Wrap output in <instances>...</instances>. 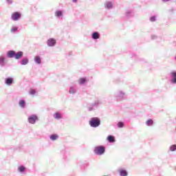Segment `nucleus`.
<instances>
[{
  "label": "nucleus",
  "instance_id": "obj_1",
  "mask_svg": "<svg viewBox=\"0 0 176 176\" xmlns=\"http://www.w3.org/2000/svg\"><path fill=\"white\" fill-rule=\"evenodd\" d=\"M114 96L118 101H123L126 98V92L124 91L118 90L114 94Z\"/></svg>",
  "mask_w": 176,
  "mask_h": 176
},
{
  "label": "nucleus",
  "instance_id": "obj_2",
  "mask_svg": "<svg viewBox=\"0 0 176 176\" xmlns=\"http://www.w3.org/2000/svg\"><path fill=\"white\" fill-rule=\"evenodd\" d=\"M106 10H111L115 8V2L113 1H106L104 3Z\"/></svg>",
  "mask_w": 176,
  "mask_h": 176
},
{
  "label": "nucleus",
  "instance_id": "obj_3",
  "mask_svg": "<svg viewBox=\"0 0 176 176\" xmlns=\"http://www.w3.org/2000/svg\"><path fill=\"white\" fill-rule=\"evenodd\" d=\"M89 124L91 127H98L100 124V119L98 118H91V120L89 121Z\"/></svg>",
  "mask_w": 176,
  "mask_h": 176
},
{
  "label": "nucleus",
  "instance_id": "obj_4",
  "mask_svg": "<svg viewBox=\"0 0 176 176\" xmlns=\"http://www.w3.org/2000/svg\"><path fill=\"white\" fill-rule=\"evenodd\" d=\"M104 153L105 147L103 146H98L94 148V153H96V155H104Z\"/></svg>",
  "mask_w": 176,
  "mask_h": 176
},
{
  "label": "nucleus",
  "instance_id": "obj_5",
  "mask_svg": "<svg viewBox=\"0 0 176 176\" xmlns=\"http://www.w3.org/2000/svg\"><path fill=\"white\" fill-rule=\"evenodd\" d=\"M20 19H21V14L19 12H15L12 13L11 15V19L13 21H17L20 20Z\"/></svg>",
  "mask_w": 176,
  "mask_h": 176
},
{
  "label": "nucleus",
  "instance_id": "obj_6",
  "mask_svg": "<svg viewBox=\"0 0 176 176\" xmlns=\"http://www.w3.org/2000/svg\"><path fill=\"white\" fill-rule=\"evenodd\" d=\"M56 43H57V41H56L55 38H49L47 41V45L48 47H54V46H56Z\"/></svg>",
  "mask_w": 176,
  "mask_h": 176
},
{
  "label": "nucleus",
  "instance_id": "obj_7",
  "mask_svg": "<svg viewBox=\"0 0 176 176\" xmlns=\"http://www.w3.org/2000/svg\"><path fill=\"white\" fill-rule=\"evenodd\" d=\"M100 104H101V100H95V102L91 104V107H89V111H93L94 108H98V107H100Z\"/></svg>",
  "mask_w": 176,
  "mask_h": 176
},
{
  "label": "nucleus",
  "instance_id": "obj_8",
  "mask_svg": "<svg viewBox=\"0 0 176 176\" xmlns=\"http://www.w3.org/2000/svg\"><path fill=\"white\" fill-rule=\"evenodd\" d=\"M54 16L56 19H59L60 20H63V17H64V14L63 10H56L54 12Z\"/></svg>",
  "mask_w": 176,
  "mask_h": 176
},
{
  "label": "nucleus",
  "instance_id": "obj_9",
  "mask_svg": "<svg viewBox=\"0 0 176 176\" xmlns=\"http://www.w3.org/2000/svg\"><path fill=\"white\" fill-rule=\"evenodd\" d=\"M170 83L172 85H176V71H172L170 73Z\"/></svg>",
  "mask_w": 176,
  "mask_h": 176
},
{
  "label": "nucleus",
  "instance_id": "obj_10",
  "mask_svg": "<svg viewBox=\"0 0 176 176\" xmlns=\"http://www.w3.org/2000/svg\"><path fill=\"white\" fill-rule=\"evenodd\" d=\"M87 82H89V80H87V78H86V77H82L78 80V85H80V86H85V85H86V83H87Z\"/></svg>",
  "mask_w": 176,
  "mask_h": 176
},
{
  "label": "nucleus",
  "instance_id": "obj_11",
  "mask_svg": "<svg viewBox=\"0 0 176 176\" xmlns=\"http://www.w3.org/2000/svg\"><path fill=\"white\" fill-rule=\"evenodd\" d=\"M6 65V58L3 56H0V67L3 68Z\"/></svg>",
  "mask_w": 176,
  "mask_h": 176
},
{
  "label": "nucleus",
  "instance_id": "obj_12",
  "mask_svg": "<svg viewBox=\"0 0 176 176\" xmlns=\"http://www.w3.org/2000/svg\"><path fill=\"white\" fill-rule=\"evenodd\" d=\"M13 78L8 77L5 79L4 83L7 85V86H12V85H13Z\"/></svg>",
  "mask_w": 176,
  "mask_h": 176
},
{
  "label": "nucleus",
  "instance_id": "obj_13",
  "mask_svg": "<svg viewBox=\"0 0 176 176\" xmlns=\"http://www.w3.org/2000/svg\"><path fill=\"white\" fill-rule=\"evenodd\" d=\"M100 32H94L91 34V38L94 41H97V39H100Z\"/></svg>",
  "mask_w": 176,
  "mask_h": 176
},
{
  "label": "nucleus",
  "instance_id": "obj_14",
  "mask_svg": "<svg viewBox=\"0 0 176 176\" xmlns=\"http://www.w3.org/2000/svg\"><path fill=\"white\" fill-rule=\"evenodd\" d=\"M15 56H16V51L10 50L7 52V57H8V58H15Z\"/></svg>",
  "mask_w": 176,
  "mask_h": 176
},
{
  "label": "nucleus",
  "instance_id": "obj_15",
  "mask_svg": "<svg viewBox=\"0 0 176 176\" xmlns=\"http://www.w3.org/2000/svg\"><path fill=\"white\" fill-rule=\"evenodd\" d=\"M76 85H72L69 89V94H76Z\"/></svg>",
  "mask_w": 176,
  "mask_h": 176
},
{
  "label": "nucleus",
  "instance_id": "obj_16",
  "mask_svg": "<svg viewBox=\"0 0 176 176\" xmlns=\"http://www.w3.org/2000/svg\"><path fill=\"white\" fill-rule=\"evenodd\" d=\"M38 120V117L36 116H32L28 118L29 123H31L32 124H34Z\"/></svg>",
  "mask_w": 176,
  "mask_h": 176
},
{
  "label": "nucleus",
  "instance_id": "obj_17",
  "mask_svg": "<svg viewBox=\"0 0 176 176\" xmlns=\"http://www.w3.org/2000/svg\"><path fill=\"white\" fill-rule=\"evenodd\" d=\"M125 16L127 19H130V17H133V16H134V12H133V11L130 10H126Z\"/></svg>",
  "mask_w": 176,
  "mask_h": 176
},
{
  "label": "nucleus",
  "instance_id": "obj_18",
  "mask_svg": "<svg viewBox=\"0 0 176 176\" xmlns=\"http://www.w3.org/2000/svg\"><path fill=\"white\" fill-rule=\"evenodd\" d=\"M23 54H24L21 51H19L16 53L15 52V59L20 60V58H21L23 57Z\"/></svg>",
  "mask_w": 176,
  "mask_h": 176
},
{
  "label": "nucleus",
  "instance_id": "obj_19",
  "mask_svg": "<svg viewBox=\"0 0 176 176\" xmlns=\"http://www.w3.org/2000/svg\"><path fill=\"white\" fill-rule=\"evenodd\" d=\"M34 63H36V64H38V65L42 64V58H41V56H36L34 57Z\"/></svg>",
  "mask_w": 176,
  "mask_h": 176
},
{
  "label": "nucleus",
  "instance_id": "obj_20",
  "mask_svg": "<svg viewBox=\"0 0 176 176\" xmlns=\"http://www.w3.org/2000/svg\"><path fill=\"white\" fill-rule=\"evenodd\" d=\"M25 105H26V103H25V100H19V106L20 107V108H25Z\"/></svg>",
  "mask_w": 176,
  "mask_h": 176
},
{
  "label": "nucleus",
  "instance_id": "obj_21",
  "mask_svg": "<svg viewBox=\"0 0 176 176\" xmlns=\"http://www.w3.org/2000/svg\"><path fill=\"white\" fill-rule=\"evenodd\" d=\"M28 63H30V60H28V58H23L21 60V65H27V64H28Z\"/></svg>",
  "mask_w": 176,
  "mask_h": 176
},
{
  "label": "nucleus",
  "instance_id": "obj_22",
  "mask_svg": "<svg viewBox=\"0 0 176 176\" xmlns=\"http://www.w3.org/2000/svg\"><path fill=\"white\" fill-rule=\"evenodd\" d=\"M50 138L52 141H56V140H57L58 138V135H57V134H52V135H50Z\"/></svg>",
  "mask_w": 176,
  "mask_h": 176
},
{
  "label": "nucleus",
  "instance_id": "obj_23",
  "mask_svg": "<svg viewBox=\"0 0 176 176\" xmlns=\"http://www.w3.org/2000/svg\"><path fill=\"white\" fill-rule=\"evenodd\" d=\"M17 31H19V28L16 26H12L11 28L10 32H12V34H14V32H17Z\"/></svg>",
  "mask_w": 176,
  "mask_h": 176
},
{
  "label": "nucleus",
  "instance_id": "obj_24",
  "mask_svg": "<svg viewBox=\"0 0 176 176\" xmlns=\"http://www.w3.org/2000/svg\"><path fill=\"white\" fill-rule=\"evenodd\" d=\"M120 175L127 176V171H126L125 170H123V169L120 170Z\"/></svg>",
  "mask_w": 176,
  "mask_h": 176
},
{
  "label": "nucleus",
  "instance_id": "obj_25",
  "mask_svg": "<svg viewBox=\"0 0 176 176\" xmlns=\"http://www.w3.org/2000/svg\"><path fill=\"white\" fill-rule=\"evenodd\" d=\"M109 142H115V138L112 135H109L107 138Z\"/></svg>",
  "mask_w": 176,
  "mask_h": 176
},
{
  "label": "nucleus",
  "instance_id": "obj_26",
  "mask_svg": "<svg viewBox=\"0 0 176 176\" xmlns=\"http://www.w3.org/2000/svg\"><path fill=\"white\" fill-rule=\"evenodd\" d=\"M146 126H152V124H153V120H148L146 122Z\"/></svg>",
  "mask_w": 176,
  "mask_h": 176
},
{
  "label": "nucleus",
  "instance_id": "obj_27",
  "mask_svg": "<svg viewBox=\"0 0 176 176\" xmlns=\"http://www.w3.org/2000/svg\"><path fill=\"white\" fill-rule=\"evenodd\" d=\"M30 96H35V94H36V91H35V89H31L29 91Z\"/></svg>",
  "mask_w": 176,
  "mask_h": 176
},
{
  "label": "nucleus",
  "instance_id": "obj_28",
  "mask_svg": "<svg viewBox=\"0 0 176 176\" xmlns=\"http://www.w3.org/2000/svg\"><path fill=\"white\" fill-rule=\"evenodd\" d=\"M19 171H20V173H23V171H25V167L24 166H19L18 168Z\"/></svg>",
  "mask_w": 176,
  "mask_h": 176
},
{
  "label": "nucleus",
  "instance_id": "obj_29",
  "mask_svg": "<svg viewBox=\"0 0 176 176\" xmlns=\"http://www.w3.org/2000/svg\"><path fill=\"white\" fill-rule=\"evenodd\" d=\"M61 118V115L58 113H56L54 114V118L55 119H60Z\"/></svg>",
  "mask_w": 176,
  "mask_h": 176
},
{
  "label": "nucleus",
  "instance_id": "obj_30",
  "mask_svg": "<svg viewBox=\"0 0 176 176\" xmlns=\"http://www.w3.org/2000/svg\"><path fill=\"white\" fill-rule=\"evenodd\" d=\"M170 150L171 151V152H174V151H176V145H175V144L172 145V146L170 147Z\"/></svg>",
  "mask_w": 176,
  "mask_h": 176
},
{
  "label": "nucleus",
  "instance_id": "obj_31",
  "mask_svg": "<svg viewBox=\"0 0 176 176\" xmlns=\"http://www.w3.org/2000/svg\"><path fill=\"white\" fill-rule=\"evenodd\" d=\"M150 21H151L152 23H154V21H156V16H153L150 18Z\"/></svg>",
  "mask_w": 176,
  "mask_h": 176
},
{
  "label": "nucleus",
  "instance_id": "obj_32",
  "mask_svg": "<svg viewBox=\"0 0 176 176\" xmlns=\"http://www.w3.org/2000/svg\"><path fill=\"white\" fill-rule=\"evenodd\" d=\"M124 124L122 122H120L118 123V126L119 128L124 127Z\"/></svg>",
  "mask_w": 176,
  "mask_h": 176
},
{
  "label": "nucleus",
  "instance_id": "obj_33",
  "mask_svg": "<svg viewBox=\"0 0 176 176\" xmlns=\"http://www.w3.org/2000/svg\"><path fill=\"white\" fill-rule=\"evenodd\" d=\"M6 3H8V5H12L13 3V0H6Z\"/></svg>",
  "mask_w": 176,
  "mask_h": 176
},
{
  "label": "nucleus",
  "instance_id": "obj_34",
  "mask_svg": "<svg viewBox=\"0 0 176 176\" xmlns=\"http://www.w3.org/2000/svg\"><path fill=\"white\" fill-rule=\"evenodd\" d=\"M151 39L153 41L155 39H157V36L155 34H151Z\"/></svg>",
  "mask_w": 176,
  "mask_h": 176
},
{
  "label": "nucleus",
  "instance_id": "obj_35",
  "mask_svg": "<svg viewBox=\"0 0 176 176\" xmlns=\"http://www.w3.org/2000/svg\"><path fill=\"white\" fill-rule=\"evenodd\" d=\"M72 1L73 3H78V1H79V0H72Z\"/></svg>",
  "mask_w": 176,
  "mask_h": 176
},
{
  "label": "nucleus",
  "instance_id": "obj_36",
  "mask_svg": "<svg viewBox=\"0 0 176 176\" xmlns=\"http://www.w3.org/2000/svg\"><path fill=\"white\" fill-rule=\"evenodd\" d=\"M169 12H170V13H173V12H174V9H170V10H169Z\"/></svg>",
  "mask_w": 176,
  "mask_h": 176
},
{
  "label": "nucleus",
  "instance_id": "obj_37",
  "mask_svg": "<svg viewBox=\"0 0 176 176\" xmlns=\"http://www.w3.org/2000/svg\"><path fill=\"white\" fill-rule=\"evenodd\" d=\"M170 0H162V2H168Z\"/></svg>",
  "mask_w": 176,
  "mask_h": 176
}]
</instances>
